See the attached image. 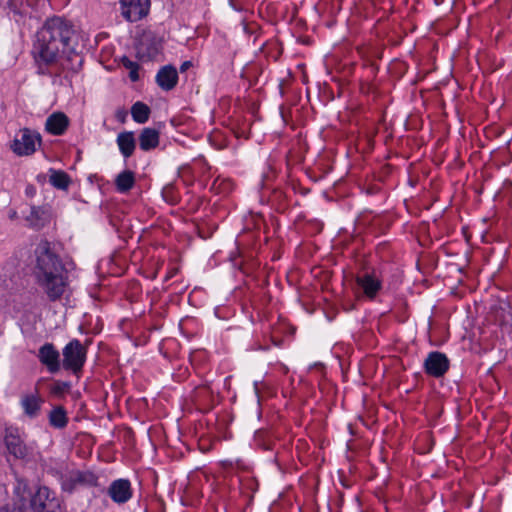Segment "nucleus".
Returning a JSON list of instances; mask_svg holds the SVG:
<instances>
[{
	"instance_id": "obj_4",
	"label": "nucleus",
	"mask_w": 512,
	"mask_h": 512,
	"mask_svg": "<svg viewBox=\"0 0 512 512\" xmlns=\"http://www.w3.org/2000/svg\"><path fill=\"white\" fill-rule=\"evenodd\" d=\"M63 368L72 371L74 374L80 372L86 361L87 349L78 340H71L62 351Z\"/></svg>"
},
{
	"instance_id": "obj_27",
	"label": "nucleus",
	"mask_w": 512,
	"mask_h": 512,
	"mask_svg": "<svg viewBox=\"0 0 512 512\" xmlns=\"http://www.w3.org/2000/svg\"><path fill=\"white\" fill-rule=\"evenodd\" d=\"M212 390L208 385H202L199 387H196L194 391V400L196 402L206 401L208 398L212 396Z\"/></svg>"
},
{
	"instance_id": "obj_5",
	"label": "nucleus",
	"mask_w": 512,
	"mask_h": 512,
	"mask_svg": "<svg viewBox=\"0 0 512 512\" xmlns=\"http://www.w3.org/2000/svg\"><path fill=\"white\" fill-rule=\"evenodd\" d=\"M36 145H41L40 134L29 128H23L15 135L10 148L18 156H29L36 151Z\"/></svg>"
},
{
	"instance_id": "obj_23",
	"label": "nucleus",
	"mask_w": 512,
	"mask_h": 512,
	"mask_svg": "<svg viewBox=\"0 0 512 512\" xmlns=\"http://www.w3.org/2000/svg\"><path fill=\"white\" fill-rule=\"evenodd\" d=\"M151 110L149 106L141 101H137L131 107V115L135 122L144 124L150 117Z\"/></svg>"
},
{
	"instance_id": "obj_29",
	"label": "nucleus",
	"mask_w": 512,
	"mask_h": 512,
	"mask_svg": "<svg viewBox=\"0 0 512 512\" xmlns=\"http://www.w3.org/2000/svg\"><path fill=\"white\" fill-rule=\"evenodd\" d=\"M25 195L30 198L34 197L36 195V188L33 185H27Z\"/></svg>"
},
{
	"instance_id": "obj_28",
	"label": "nucleus",
	"mask_w": 512,
	"mask_h": 512,
	"mask_svg": "<svg viewBox=\"0 0 512 512\" xmlns=\"http://www.w3.org/2000/svg\"><path fill=\"white\" fill-rule=\"evenodd\" d=\"M69 388L70 384L68 382L56 381L51 388V392L56 396H62Z\"/></svg>"
},
{
	"instance_id": "obj_20",
	"label": "nucleus",
	"mask_w": 512,
	"mask_h": 512,
	"mask_svg": "<svg viewBox=\"0 0 512 512\" xmlns=\"http://www.w3.org/2000/svg\"><path fill=\"white\" fill-rule=\"evenodd\" d=\"M135 173L131 170H124L115 179V186L118 192L126 193L135 185Z\"/></svg>"
},
{
	"instance_id": "obj_21",
	"label": "nucleus",
	"mask_w": 512,
	"mask_h": 512,
	"mask_svg": "<svg viewBox=\"0 0 512 512\" xmlns=\"http://www.w3.org/2000/svg\"><path fill=\"white\" fill-rule=\"evenodd\" d=\"M49 173V181L53 187L60 190L68 189L69 185L71 184V178L65 171L51 168Z\"/></svg>"
},
{
	"instance_id": "obj_31",
	"label": "nucleus",
	"mask_w": 512,
	"mask_h": 512,
	"mask_svg": "<svg viewBox=\"0 0 512 512\" xmlns=\"http://www.w3.org/2000/svg\"><path fill=\"white\" fill-rule=\"evenodd\" d=\"M229 2H230V5L232 6V8H233L234 10H237V11L242 10V7H241V5L238 3V1H237V0H229Z\"/></svg>"
},
{
	"instance_id": "obj_7",
	"label": "nucleus",
	"mask_w": 512,
	"mask_h": 512,
	"mask_svg": "<svg viewBox=\"0 0 512 512\" xmlns=\"http://www.w3.org/2000/svg\"><path fill=\"white\" fill-rule=\"evenodd\" d=\"M121 15L129 22L146 17L150 10V0H120Z\"/></svg>"
},
{
	"instance_id": "obj_12",
	"label": "nucleus",
	"mask_w": 512,
	"mask_h": 512,
	"mask_svg": "<svg viewBox=\"0 0 512 512\" xmlns=\"http://www.w3.org/2000/svg\"><path fill=\"white\" fill-rule=\"evenodd\" d=\"M38 359L50 373L55 374L60 371V353L52 343H45L39 348Z\"/></svg>"
},
{
	"instance_id": "obj_9",
	"label": "nucleus",
	"mask_w": 512,
	"mask_h": 512,
	"mask_svg": "<svg viewBox=\"0 0 512 512\" xmlns=\"http://www.w3.org/2000/svg\"><path fill=\"white\" fill-rule=\"evenodd\" d=\"M423 366L427 375L434 378H440L449 370L450 361L444 353L432 351L427 355Z\"/></svg>"
},
{
	"instance_id": "obj_11",
	"label": "nucleus",
	"mask_w": 512,
	"mask_h": 512,
	"mask_svg": "<svg viewBox=\"0 0 512 512\" xmlns=\"http://www.w3.org/2000/svg\"><path fill=\"white\" fill-rule=\"evenodd\" d=\"M4 440L9 454L16 459H26L32 454V449L24 443L17 430H7Z\"/></svg>"
},
{
	"instance_id": "obj_22",
	"label": "nucleus",
	"mask_w": 512,
	"mask_h": 512,
	"mask_svg": "<svg viewBox=\"0 0 512 512\" xmlns=\"http://www.w3.org/2000/svg\"><path fill=\"white\" fill-rule=\"evenodd\" d=\"M49 423L52 427L57 429H63L67 426V413L62 406H57L50 411Z\"/></svg>"
},
{
	"instance_id": "obj_13",
	"label": "nucleus",
	"mask_w": 512,
	"mask_h": 512,
	"mask_svg": "<svg viewBox=\"0 0 512 512\" xmlns=\"http://www.w3.org/2000/svg\"><path fill=\"white\" fill-rule=\"evenodd\" d=\"M107 495L116 504H125L133 495L131 483L128 479L114 480L107 489Z\"/></svg>"
},
{
	"instance_id": "obj_2",
	"label": "nucleus",
	"mask_w": 512,
	"mask_h": 512,
	"mask_svg": "<svg viewBox=\"0 0 512 512\" xmlns=\"http://www.w3.org/2000/svg\"><path fill=\"white\" fill-rule=\"evenodd\" d=\"M33 274L50 302L60 300L68 288V270L48 240H41L35 248Z\"/></svg>"
},
{
	"instance_id": "obj_30",
	"label": "nucleus",
	"mask_w": 512,
	"mask_h": 512,
	"mask_svg": "<svg viewBox=\"0 0 512 512\" xmlns=\"http://www.w3.org/2000/svg\"><path fill=\"white\" fill-rule=\"evenodd\" d=\"M192 66V62L191 61H185L181 64L180 66V72H185L186 70H188L190 67Z\"/></svg>"
},
{
	"instance_id": "obj_19",
	"label": "nucleus",
	"mask_w": 512,
	"mask_h": 512,
	"mask_svg": "<svg viewBox=\"0 0 512 512\" xmlns=\"http://www.w3.org/2000/svg\"><path fill=\"white\" fill-rule=\"evenodd\" d=\"M42 399L38 393L24 395L21 399V406L29 418H35L40 412Z\"/></svg>"
},
{
	"instance_id": "obj_32",
	"label": "nucleus",
	"mask_w": 512,
	"mask_h": 512,
	"mask_svg": "<svg viewBox=\"0 0 512 512\" xmlns=\"http://www.w3.org/2000/svg\"><path fill=\"white\" fill-rule=\"evenodd\" d=\"M8 217L10 220H16L18 218V213L16 210L11 209L8 213Z\"/></svg>"
},
{
	"instance_id": "obj_33",
	"label": "nucleus",
	"mask_w": 512,
	"mask_h": 512,
	"mask_svg": "<svg viewBox=\"0 0 512 512\" xmlns=\"http://www.w3.org/2000/svg\"><path fill=\"white\" fill-rule=\"evenodd\" d=\"M8 6L11 10H13L14 12H16V7H15V4L13 2V0H9L8 2Z\"/></svg>"
},
{
	"instance_id": "obj_17",
	"label": "nucleus",
	"mask_w": 512,
	"mask_h": 512,
	"mask_svg": "<svg viewBox=\"0 0 512 512\" xmlns=\"http://www.w3.org/2000/svg\"><path fill=\"white\" fill-rule=\"evenodd\" d=\"M116 142L124 158L127 159L133 155L136 148V140L132 131L119 133L117 135Z\"/></svg>"
},
{
	"instance_id": "obj_18",
	"label": "nucleus",
	"mask_w": 512,
	"mask_h": 512,
	"mask_svg": "<svg viewBox=\"0 0 512 512\" xmlns=\"http://www.w3.org/2000/svg\"><path fill=\"white\" fill-rule=\"evenodd\" d=\"M159 145V131L154 128H144L139 135V147L143 151H150Z\"/></svg>"
},
{
	"instance_id": "obj_15",
	"label": "nucleus",
	"mask_w": 512,
	"mask_h": 512,
	"mask_svg": "<svg viewBox=\"0 0 512 512\" xmlns=\"http://www.w3.org/2000/svg\"><path fill=\"white\" fill-rule=\"evenodd\" d=\"M69 123L70 120L65 113L54 112L46 119L45 129L51 135L61 136L66 132Z\"/></svg>"
},
{
	"instance_id": "obj_3",
	"label": "nucleus",
	"mask_w": 512,
	"mask_h": 512,
	"mask_svg": "<svg viewBox=\"0 0 512 512\" xmlns=\"http://www.w3.org/2000/svg\"><path fill=\"white\" fill-rule=\"evenodd\" d=\"M28 286V279L22 270L14 265L7 264L1 275L0 287L6 296L13 298L21 297Z\"/></svg>"
},
{
	"instance_id": "obj_26",
	"label": "nucleus",
	"mask_w": 512,
	"mask_h": 512,
	"mask_svg": "<svg viewBox=\"0 0 512 512\" xmlns=\"http://www.w3.org/2000/svg\"><path fill=\"white\" fill-rule=\"evenodd\" d=\"M75 482L96 487L98 485V476L90 471L78 472Z\"/></svg>"
},
{
	"instance_id": "obj_34",
	"label": "nucleus",
	"mask_w": 512,
	"mask_h": 512,
	"mask_svg": "<svg viewBox=\"0 0 512 512\" xmlns=\"http://www.w3.org/2000/svg\"><path fill=\"white\" fill-rule=\"evenodd\" d=\"M12 512H27V510L22 507H17V508H14Z\"/></svg>"
},
{
	"instance_id": "obj_35",
	"label": "nucleus",
	"mask_w": 512,
	"mask_h": 512,
	"mask_svg": "<svg viewBox=\"0 0 512 512\" xmlns=\"http://www.w3.org/2000/svg\"><path fill=\"white\" fill-rule=\"evenodd\" d=\"M37 179H38V181H44L45 180V176L44 175H38Z\"/></svg>"
},
{
	"instance_id": "obj_6",
	"label": "nucleus",
	"mask_w": 512,
	"mask_h": 512,
	"mask_svg": "<svg viewBox=\"0 0 512 512\" xmlns=\"http://www.w3.org/2000/svg\"><path fill=\"white\" fill-rule=\"evenodd\" d=\"M30 507L34 512H61L60 500L47 486L38 488L31 497Z\"/></svg>"
},
{
	"instance_id": "obj_8",
	"label": "nucleus",
	"mask_w": 512,
	"mask_h": 512,
	"mask_svg": "<svg viewBox=\"0 0 512 512\" xmlns=\"http://www.w3.org/2000/svg\"><path fill=\"white\" fill-rule=\"evenodd\" d=\"M52 218V209L49 205H31L30 213L25 216V221L30 229L40 231L51 223Z\"/></svg>"
},
{
	"instance_id": "obj_10",
	"label": "nucleus",
	"mask_w": 512,
	"mask_h": 512,
	"mask_svg": "<svg viewBox=\"0 0 512 512\" xmlns=\"http://www.w3.org/2000/svg\"><path fill=\"white\" fill-rule=\"evenodd\" d=\"M161 50V43L152 33H144L136 44V55L141 61L153 60Z\"/></svg>"
},
{
	"instance_id": "obj_16",
	"label": "nucleus",
	"mask_w": 512,
	"mask_h": 512,
	"mask_svg": "<svg viewBox=\"0 0 512 512\" xmlns=\"http://www.w3.org/2000/svg\"><path fill=\"white\" fill-rule=\"evenodd\" d=\"M157 85L165 91L175 88L178 83V73L173 65H165L156 74Z\"/></svg>"
},
{
	"instance_id": "obj_25",
	"label": "nucleus",
	"mask_w": 512,
	"mask_h": 512,
	"mask_svg": "<svg viewBox=\"0 0 512 512\" xmlns=\"http://www.w3.org/2000/svg\"><path fill=\"white\" fill-rule=\"evenodd\" d=\"M121 64L129 70V78L131 81L136 82L139 80V64L130 60L127 56L121 58Z\"/></svg>"
},
{
	"instance_id": "obj_1",
	"label": "nucleus",
	"mask_w": 512,
	"mask_h": 512,
	"mask_svg": "<svg viewBox=\"0 0 512 512\" xmlns=\"http://www.w3.org/2000/svg\"><path fill=\"white\" fill-rule=\"evenodd\" d=\"M74 37L75 29L71 21L54 16L44 22L36 33L33 46L39 74H49L48 68L54 65L73 72L81 68L83 58L72 47Z\"/></svg>"
},
{
	"instance_id": "obj_14",
	"label": "nucleus",
	"mask_w": 512,
	"mask_h": 512,
	"mask_svg": "<svg viewBox=\"0 0 512 512\" xmlns=\"http://www.w3.org/2000/svg\"><path fill=\"white\" fill-rule=\"evenodd\" d=\"M356 284L362 290L363 294L371 300L374 299L382 289V282L374 272H364L358 275L356 277Z\"/></svg>"
},
{
	"instance_id": "obj_24",
	"label": "nucleus",
	"mask_w": 512,
	"mask_h": 512,
	"mask_svg": "<svg viewBox=\"0 0 512 512\" xmlns=\"http://www.w3.org/2000/svg\"><path fill=\"white\" fill-rule=\"evenodd\" d=\"M254 440L263 450H272L274 442L266 431L259 430L255 433Z\"/></svg>"
}]
</instances>
